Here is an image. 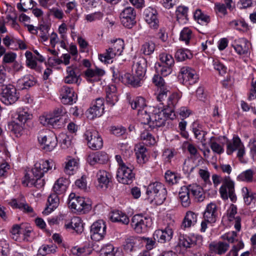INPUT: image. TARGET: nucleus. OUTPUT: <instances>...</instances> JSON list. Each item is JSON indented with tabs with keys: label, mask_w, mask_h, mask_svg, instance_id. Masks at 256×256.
<instances>
[{
	"label": "nucleus",
	"mask_w": 256,
	"mask_h": 256,
	"mask_svg": "<svg viewBox=\"0 0 256 256\" xmlns=\"http://www.w3.org/2000/svg\"><path fill=\"white\" fill-rule=\"evenodd\" d=\"M144 16L146 22L151 28L157 29L159 26L158 12L154 8L149 7L144 10Z\"/></svg>",
	"instance_id": "15"
},
{
	"label": "nucleus",
	"mask_w": 256,
	"mask_h": 256,
	"mask_svg": "<svg viewBox=\"0 0 256 256\" xmlns=\"http://www.w3.org/2000/svg\"><path fill=\"white\" fill-rule=\"evenodd\" d=\"M22 124H18L14 121L8 124V128L16 136H18V135H20V133L23 130Z\"/></svg>",
	"instance_id": "58"
},
{
	"label": "nucleus",
	"mask_w": 256,
	"mask_h": 256,
	"mask_svg": "<svg viewBox=\"0 0 256 256\" xmlns=\"http://www.w3.org/2000/svg\"><path fill=\"white\" fill-rule=\"evenodd\" d=\"M234 47L236 52L240 55L246 54L250 52L249 42L246 40H243Z\"/></svg>",
	"instance_id": "42"
},
{
	"label": "nucleus",
	"mask_w": 256,
	"mask_h": 256,
	"mask_svg": "<svg viewBox=\"0 0 256 256\" xmlns=\"http://www.w3.org/2000/svg\"><path fill=\"white\" fill-rule=\"evenodd\" d=\"M124 46V40L120 38H118L114 40L112 45L110 47L114 49V50L116 52L117 54L120 56L123 52Z\"/></svg>",
	"instance_id": "57"
},
{
	"label": "nucleus",
	"mask_w": 256,
	"mask_h": 256,
	"mask_svg": "<svg viewBox=\"0 0 256 256\" xmlns=\"http://www.w3.org/2000/svg\"><path fill=\"white\" fill-rule=\"evenodd\" d=\"M254 172L252 169L247 170L240 174L238 176V179L240 181H244L246 182H252L253 180V176Z\"/></svg>",
	"instance_id": "52"
},
{
	"label": "nucleus",
	"mask_w": 256,
	"mask_h": 256,
	"mask_svg": "<svg viewBox=\"0 0 256 256\" xmlns=\"http://www.w3.org/2000/svg\"><path fill=\"white\" fill-rule=\"evenodd\" d=\"M19 85L23 86L22 89H27L30 87L34 86L36 84V80L32 76H26L22 80H20L18 82Z\"/></svg>",
	"instance_id": "49"
},
{
	"label": "nucleus",
	"mask_w": 256,
	"mask_h": 256,
	"mask_svg": "<svg viewBox=\"0 0 256 256\" xmlns=\"http://www.w3.org/2000/svg\"><path fill=\"white\" fill-rule=\"evenodd\" d=\"M226 148V152L228 155L236 150H238L237 156L239 158H242L245 154L244 146L238 136H234L232 140L228 141Z\"/></svg>",
	"instance_id": "11"
},
{
	"label": "nucleus",
	"mask_w": 256,
	"mask_h": 256,
	"mask_svg": "<svg viewBox=\"0 0 256 256\" xmlns=\"http://www.w3.org/2000/svg\"><path fill=\"white\" fill-rule=\"evenodd\" d=\"M121 24L126 28H131L136 24V12L131 6L125 8L120 14Z\"/></svg>",
	"instance_id": "7"
},
{
	"label": "nucleus",
	"mask_w": 256,
	"mask_h": 256,
	"mask_svg": "<svg viewBox=\"0 0 256 256\" xmlns=\"http://www.w3.org/2000/svg\"><path fill=\"white\" fill-rule=\"evenodd\" d=\"M160 60L162 63L165 64L166 65L173 66L174 64V60L173 57L166 53H162L160 54Z\"/></svg>",
	"instance_id": "59"
},
{
	"label": "nucleus",
	"mask_w": 256,
	"mask_h": 256,
	"mask_svg": "<svg viewBox=\"0 0 256 256\" xmlns=\"http://www.w3.org/2000/svg\"><path fill=\"white\" fill-rule=\"evenodd\" d=\"M67 228H72L78 234L82 233L84 230L83 224L80 218L74 217L70 222L65 224Z\"/></svg>",
	"instance_id": "34"
},
{
	"label": "nucleus",
	"mask_w": 256,
	"mask_h": 256,
	"mask_svg": "<svg viewBox=\"0 0 256 256\" xmlns=\"http://www.w3.org/2000/svg\"><path fill=\"white\" fill-rule=\"evenodd\" d=\"M188 8L186 6H179L176 12L177 20L180 22L181 19L186 20L188 18Z\"/></svg>",
	"instance_id": "54"
},
{
	"label": "nucleus",
	"mask_w": 256,
	"mask_h": 256,
	"mask_svg": "<svg viewBox=\"0 0 256 256\" xmlns=\"http://www.w3.org/2000/svg\"><path fill=\"white\" fill-rule=\"evenodd\" d=\"M140 139L144 141L146 145L152 146L156 142L154 137L148 130H144L140 134Z\"/></svg>",
	"instance_id": "50"
},
{
	"label": "nucleus",
	"mask_w": 256,
	"mask_h": 256,
	"mask_svg": "<svg viewBox=\"0 0 256 256\" xmlns=\"http://www.w3.org/2000/svg\"><path fill=\"white\" fill-rule=\"evenodd\" d=\"M68 206L78 212L85 214L91 208V204L88 199L84 197L76 196L74 193L70 194Z\"/></svg>",
	"instance_id": "2"
},
{
	"label": "nucleus",
	"mask_w": 256,
	"mask_h": 256,
	"mask_svg": "<svg viewBox=\"0 0 256 256\" xmlns=\"http://www.w3.org/2000/svg\"><path fill=\"white\" fill-rule=\"evenodd\" d=\"M50 126L54 128H59L64 126L63 120L61 118H56L52 114H50Z\"/></svg>",
	"instance_id": "60"
},
{
	"label": "nucleus",
	"mask_w": 256,
	"mask_h": 256,
	"mask_svg": "<svg viewBox=\"0 0 256 256\" xmlns=\"http://www.w3.org/2000/svg\"><path fill=\"white\" fill-rule=\"evenodd\" d=\"M116 249V248H114L112 244H107L100 249V256H108Z\"/></svg>",
	"instance_id": "64"
},
{
	"label": "nucleus",
	"mask_w": 256,
	"mask_h": 256,
	"mask_svg": "<svg viewBox=\"0 0 256 256\" xmlns=\"http://www.w3.org/2000/svg\"><path fill=\"white\" fill-rule=\"evenodd\" d=\"M221 197L224 200L230 198L232 202H234L236 197L234 194V182L229 178L224 180L222 185L220 189Z\"/></svg>",
	"instance_id": "9"
},
{
	"label": "nucleus",
	"mask_w": 256,
	"mask_h": 256,
	"mask_svg": "<svg viewBox=\"0 0 256 256\" xmlns=\"http://www.w3.org/2000/svg\"><path fill=\"white\" fill-rule=\"evenodd\" d=\"M130 103L132 109H138V110L139 109L145 108L147 107L145 100L140 96L136 98Z\"/></svg>",
	"instance_id": "51"
},
{
	"label": "nucleus",
	"mask_w": 256,
	"mask_h": 256,
	"mask_svg": "<svg viewBox=\"0 0 256 256\" xmlns=\"http://www.w3.org/2000/svg\"><path fill=\"white\" fill-rule=\"evenodd\" d=\"M197 222V214L193 212L188 211L182 222V226L184 228H190L195 224Z\"/></svg>",
	"instance_id": "38"
},
{
	"label": "nucleus",
	"mask_w": 256,
	"mask_h": 256,
	"mask_svg": "<svg viewBox=\"0 0 256 256\" xmlns=\"http://www.w3.org/2000/svg\"><path fill=\"white\" fill-rule=\"evenodd\" d=\"M180 73L186 85H192L198 82V76L196 70L189 67H183L180 69Z\"/></svg>",
	"instance_id": "13"
},
{
	"label": "nucleus",
	"mask_w": 256,
	"mask_h": 256,
	"mask_svg": "<svg viewBox=\"0 0 256 256\" xmlns=\"http://www.w3.org/2000/svg\"><path fill=\"white\" fill-rule=\"evenodd\" d=\"M25 56L26 57V66L32 69L40 72V69L37 66L36 59L33 56L32 54L30 51H26Z\"/></svg>",
	"instance_id": "48"
},
{
	"label": "nucleus",
	"mask_w": 256,
	"mask_h": 256,
	"mask_svg": "<svg viewBox=\"0 0 256 256\" xmlns=\"http://www.w3.org/2000/svg\"><path fill=\"white\" fill-rule=\"evenodd\" d=\"M168 94H170V92L166 86H163L159 88V92L156 96L158 101L160 102L161 104L166 106L164 102L166 101L168 97Z\"/></svg>",
	"instance_id": "53"
},
{
	"label": "nucleus",
	"mask_w": 256,
	"mask_h": 256,
	"mask_svg": "<svg viewBox=\"0 0 256 256\" xmlns=\"http://www.w3.org/2000/svg\"><path fill=\"white\" fill-rule=\"evenodd\" d=\"M138 120L144 124H148L150 127V122L152 120V116L150 114L148 108L139 109L138 112Z\"/></svg>",
	"instance_id": "35"
},
{
	"label": "nucleus",
	"mask_w": 256,
	"mask_h": 256,
	"mask_svg": "<svg viewBox=\"0 0 256 256\" xmlns=\"http://www.w3.org/2000/svg\"><path fill=\"white\" fill-rule=\"evenodd\" d=\"M36 3L32 0H20V2L17 4V8L20 11L26 12L28 9H32V4Z\"/></svg>",
	"instance_id": "56"
},
{
	"label": "nucleus",
	"mask_w": 256,
	"mask_h": 256,
	"mask_svg": "<svg viewBox=\"0 0 256 256\" xmlns=\"http://www.w3.org/2000/svg\"><path fill=\"white\" fill-rule=\"evenodd\" d=\"M106 102L110 106H114L118 101L116 94V88L114 85H111L106 88Z\"/></svg>",
	"instance_id": "26"
},
{
	"label": "nucleus",
	"mask_w": 256,
	"mask_h": 256,
	"mask_svg": "<svg viewBox=\"0 0 256 256\" xmlns=\"http://www.w3.org/2000/svg\"><path fill=\"white\" fill-rule=\"evenodd\" d=\"M164 178L166 182L168 184L172 185L178 184L180 179V177L178 174L170 170L166 172Z\"/></svg>",
	"instance_id": "46"
},
{
	"label": "nucleus",
	"mask_w": 256,
	"mask_h": 256,
	"mask_svg": "<svg viewBox=\"0 0 256 256\" xmlns=\"http://www.w3.org/2000/svg\"><path fill=\"white\" fill-rule=\"evenodd\" d=\"M40 144L43 146L42 148L46 151H51L57 145L56 136L52 132L46 133L45 130L40 131L38 137Z\"/></svg>",
	"instance_id": "4"
},
{
	"label": "nucleus",
	"mask_w": 256,
	"mask_h": 256,
	"mask_svg": "<svg viewBox=\"0 0 256 256\" xmlns=\"http://www.w3.org/2000/svg\"><path fill=\"white\" fill-rule=\"evenodd\" d=\"M76 66L74 65L66 68V76L64 78V82L66 84H72L78 82L80 76L76 73Z\"/></svg>",
	"instance_id": "24"
},
{
	"label": "nucleus",
	"mask_w": 256,
	"mask_h": 256,
	"mask_svg": "<svg viewBox=\"0 0 256 256\" xmlns=\"http://www.w3.org/2000/svg\"><path fill=\"white\" fill-rule=\"evenodd\" d=\"M136 156L137 162L140 164H143L148 161V152L147 148L143 145H136L135 148Z\"/></svg>",
	"instance_id": "23"
},
{
	"label": "nucleus",
	"mask_w": 256,
	"mask_h": 256,
	"mask_svg": "<svg viewBox=\"0 0 256 256\" xmlns=\"http://www.w3.org/2000/svg\"><path fill=\"white\" fill-rule=\"evenodd\" d=\"M242 194L244 202L247 205L254 204L256 202V194L250 191L246 187L242 188Z\"/></svg>",
	"instance_id": "40"
},
{
	"label": "nucleus",
	"mask_w": 256,
	"mask_h": 256,
	"mask_svg": "<svg viewBox=\"0 0 256 256\" xmlns=\"http://www.w3.org/2000/svg\"><path fill=\"white\" fill-rule=\"evenodd\" d=\"M195 20H197L198 24L203 26H206L210 22V16L204 14L200 9H197L194 14Z\"/></svg>",
	"instance_id": "44"
},
{
	"label": "nucleus",
	"mask_w": 256,
	"mask_h": 256,
	"mask_svg": "<svg viewBox=\"0 0 256 256\" xmlns=\"http://www.w3.org/2000/svg\"><path fill=\"white\" fill-rule=\"evenodd\" d=\"M61 146L62 148L66 149L68 148L71 145L70 138L65 134H61L59 136Z\"/></svg>",
	"instance_id": "63"
},
{
	"label": "nucleus",
	"mask_w": 256,
	"mask_h": 256,
	"mask_svg": "<svg viewBox=\"0 0 256 256\" xmlns=\"http://www.w3.org/2000/svg\"><path fill=\"white\" fill-rule=\"evenodd\" d=\"M147 60L144 57L139 58L133 66L134 74H138L140 78H144L146 72Z\"/></svg>",
	"instance_id": "22"
},
{
	"label": "nucleus",
	"mask_w": 256,
	"mask_h": 256,
	"mask_svg": "<svg viewBox=\"0 0 256 256\" xmlns=\"http://www.w3.org/2000/svg\"><path fill=\"white\" fill-rule=\"evenodd\" d=\"M192 58V53L187 48H179L175 54V58L178 62H183L188 59H191Z\"/></svg>",
	"instance_id": "37"
},
{
	"label": "nucleus",
	"mask_w": 256,
	"mask_h": 256,
	"mask_svg": "<svg viewBox=\"0 0 256 256\" xmlns=\"http://www.w3.org/2000/svg\"><path fill=\"white\" fill-rule=\"evenodd\" d=\"M192 132L195 138L199 140H202L206 134L205 132L203 131L200 124L197 122H194L191 126Z\"/></svg>",
	"instance_id": "47"
},
{
	"label": "nucleus",
	"mask_w": 256,
	"mask_h": 256,
	"mask_svg": "<svg viewBox=\"0 0 256 256\" xmlns=\"http://www.w3.org/2000/svg\"><path fill=\"white\" fill-rule=\"evenodd\" d=\"M18 98L16 90L14 86L6 85L2 89L0 100L6 105L14 104Z\"/></svg>",
	"instance_id": "8"
},
{
	"label": "nucleus",
	"mask_w": 256,
	"mask_h": 256,
	"mask_svg": "<svg viewBox=\"0 0 256 256\" xmlns=\"http://www.w3.org/2000/svg\"><path fill=\"white\" fill-rule=\"evenodd\" d=\"M143 78H140L136 74L132 75L126 74L122 76V82L126 84H130L133 87L140 86L142 84Z\"/></svg>",
	"instance_id": "21"
},
{
	"label": "nucleus",
	"mask_w": 256,
	"mask_h": 256,
	"mask_svg": "<svg viewBox=\"0 0 256 256\" xmlns=\"http://www.w3.org/2000/svg\"><path fill=\"white\" fill-rule=\"evenodd\" d=\"M156 49V44L152 40L145 42L142 46L141 52L145 56H150Z\"/></svg>",
	"instance_id": "43"
},
{
	"label": "nucleus",
	"mask_w": 256,
	"mask_h": 256,
	"mask_svg": "<svg viewBox=\"0 0 256 256\" xmlns=\"http://www.w3.org/2000/svg\"><path fill=\"white\" fill-rule=\"evenodd\" d=\"M110 218L113 222H118L124 224H128L129 222L128 216L119 210L112 212L110 214Z\"/></svg>",
	"instance_id": "32"
},
{
	"label": "nucleus",
	"mask_w": 256,
	"mask_h": 256,
	"mask_svg": "<svg viewBox=\"0 0 256 256\" xmlns=\"http://www.w3.org/2000/svg\"><path fill=\"white\" fill-rule=\"evenodd\" d=\"M218 216V207L214 202L208 204L204 213V218L209 222H215Z\"/></svg>",
	"instance_id": "18"
},
{
	"label": "nucleus",
	"mask_w": 256,
	"mask_h": 256,
	"mask_svg": "<svg viewBox=\"0 0 256 256\" xmlns=\"http://www.w3.org/2000/svg\"><path fill=\"white\" fill-rule=\"evenodd\" d=\"M60 96L62 102L64 104H72L77 100V96L73 88L66 86H64L61 88Z\"/></svg>",
	"instance_id": "14"
},
{
	"label": "nucleus",
	"mask_w": 256,
	"mask_h": 256,
	"mask_svg": "<svg viewBox=\"0 0 256 256\" xmlns=\"http://www.w3.org/2000/svg\"><path fill=\"white\" fill-rule=\"evenodd\" d=\"M139 240L134 236H130L126 239L124 246V250L128 252H132L136 250Z\"/></svg>",
	"instance_id": "39"
},
{
	"label": "nucleus",
	"mask_w": 256,
	"mask_h": 256,
	"mask_svg": "<svg viewBox=\"0 0 256 256\" xmlns=\"http://www.w3.org/2000/svg\"><path fill=\"white\" fill-rule=\"evenodd\" d=\"M190 190L189 186H183L178 192V196L181 204L184 207L187 208L190 204Z\"/></svg>",
	"instance_id": "27"
},
{
	"label": "nucleus",
	"mask_w": 256,
	"mask_h": 256,
	"mask_svg": "<svg viewBox=\"0 0 256 256\" xmlns=\"http://www.w3.org/2000/svg\"><path fill=\"white\" fill-rule=\"evenodd\" d=\"M68 184V180L60 178L55 182L53 186L54 192L57 194H62L66 191Z\"/></svg>",
	"instance_id": "31"
},
{
	"label": "nucleus",
	"mask_w": 256,
	"mask_h": 256,
	"mask_svg": "<svg viewBox=\"0 0 256 256\" xmlns=\"http://www.w3.org/2000/svg\"><path fill=\"white\" fill-rule=\"evenodd\" d=\"M133 168L130 164L122 165L117 170L116 177L119 182L129 184L135 178V174L132 172Z\"/></svg>",
	"instance_id": "6"
},
{
	"label": "nucleus",
	"mask_w": 256,
	"mask_h": 256,
	"mask_svg": "<svg viewBox=\"0 0 256 256\" xmlns=\"http://www.w3.org/2000/svg\"><path fill=\"white\" fill-rule=\"evenodd\" d=\"M33 175L35 179L34 178H31L29 174H26L22 180V184L26 186H34L38 188L44 186L45 182L44 180L40 178L42 177L37 176L36 174Z\"/></svg>",
	"instance_id": "19"
},
{
	"label": "nucleus",
	"mask_w": 256,
	"mask_h": 256,
	"mask_svg": "<svg viewBox=\"0 0 256 256\" xmlns=\"http://www.w3.org/2000/svg\"><path fill=\"white\" fill-rule=\"evenodd\" d=\"M152 224V220L150 217L144 216L141 214L134 216L131 222L132 227L138 234L146 232Z\"/></svg>",
	"instance_id": "3"
},
{
	"label": "nucleus",
	"mask_w": 256,
	"mask_h": 256,
	"mask_svg": "<svg viewBox=\"0 0 256 256\" xmlns=\"http://www.w3.org/2000/svg\"><path fill=\"white\" fill-rule=\"evenodd\" d=\"M192 37V31L188 28H184L180 34V40L188 44Z\"/></svg>",
	"instance_id": "61"
},
{
	"label": "nucleus",
	"mask_w": 256,
	"mask_h": 256,
	"mask_svg": "<svg viewBox=\"0 0 256 256\" xmlns=\"http://www.w3.org/2000/svg\"><path fill=\"white\" fill-rule=\"evenodd\" d=\"M172 236L173 231L172 228L170 226H167L164 230H156L153 234V237L155 240L164 244L170 240Z\"/></svg>",
	"instance_id": "16"
},
{
	"label": "nucleus",
	"mask_w": 256,
	"mask_h": 256,
	"mask_svg": "<svg viewBox=\"0 0 256 256\" xmlns=\"http://www.w3.org/2000/svg\"><path fill=\"white\" fill-rule=\"evenodd\" d=\"M169 96L166 100V106L167 108H164L170 112L172 114V115L174 114V108L177 103L178 102L180 97L178 94L172 93V94H168Z\"/></svg>",
	"instance_id": "28"
},
{
	"label": "nucleus",
	"mask_w": 256,
	"mask_h": 256,
	"mask_svg": "<svg viewBox=\"0 0 256 256\" xmlns=\"http://www.w3.org/2000/svg\"><path fill=\"white\" fill-rule=\"evenodd\" d=\"M78 168V162L74 158L68 156L65 162V166L64 171L68 175L70 176L74 174Z\"/></svg>",
	"instance_id": "30"
},
{
	"label": "nucleus",
	"mask_w": 256,
	"mask_h": 256,
	"mask_svg": "<svg viewBox=\"0 0 256 256\" xmlns=\"http://www.w3.org/2000/svg\"><path fill=\"white\" fill-rule=\"evenodd\" d=\"M108 157L106 153L102 152H96L93 155L89 156L88 160L91 165L96 163L103 164L107 161Z\"/></svg>",
	"instance_id": "36"
},
{
	"label": "nucleus",
	"mask_w": 256,
	"mask_h": 256,
	"mask_svg": "<svg viewBox=\"0 0 256 256\" xmlns=\"http://www.w3.org/2000/svg\"><path fill=\"white\" fill-rule=\"evenodd\" d=\"M230 248L229 244L224 242H213L210 244L209 248L212 253L219 255L225 254Z\"/></svg>",
	"instance_id": "20"
},
{
	"label": "nucleus",
	"mask_w": 256,
	"mask_h": 256,
	"mask_svg": "<svg viewBox=\"0 0 256 256\" xmlns=\"http://www.w3.org/2000/svg\"><path fill=\"white\" fill-rule=\"evenodd\" d=\"M188 186L190 194L194 197L196 201L202 202L205 198V196L202 188L196 184H190Z\"/></svg>",
	"instance_id": "29"
},
{
	"label": "nucleus",
	"mask_w": 256,
	"mask_h": 256,
	"mask_svg": "<svg viewBox=\"0 0 256 256\" xmlns=\"http://www.w3.org/2000/svg\"><path fill=\"white\" fill-rule=\"evenodd\" d=\"M96 180L98 184V186L101 188L106 189L110 182L112 176L111 174L105 170H98L96 174Z\"/></svg>",
	"instance_id": "17"
},
{
	"label": "nucleus",
	"mask_w": 256,
	"mask_h": 256,
	"mask_svg": "<svg viewBox=\"0 0 256 256\" xmlns=\"http://www.w3.org/2000/svg\"><path fill=\"white\" fill-rule=\"evenodd\" d=\"M53 166L55 169V164L52 160H41L35 164L34 167L32 170V173L37 176L42 177L45 172L52 170Z\"/></svg>",
	"instance_id": "12"
},
{
	"label": "nucleus",
	"mask_w": 256,
	"mask_h": 256,
	"mask_svg": "<svg viewBox=\"0 0 256 256\" xmlns=\"http://www.w3.org/2000/svg\"><path fill=\"white\" fill-rule=\"evenodd\" d=\"M106 226L105 222L102 220H98L91 226L90 237L95 241L102 240L106 234Z\"/></svg>",
	"instance_id": "10"
},
{
	"label": "nucleus",
	"mask_w": 256,
	"mask_h": 256,
	"mask_svg": "<svg viewBox=\"0 0 256 256\" xmlns=\"http://www.w3.org/2000/svg\"><path fill=\"white\" fill-rule=\"evenodd\" d=\"M71 251L72 254L78 256H86L91 252L88 248H78L77 246L72 248Z\"/></svg>",
	"instance_id": "62"
},
{
	"label": "nucleus",
	"mask_w": 256,
	"mask_h": 256,
	"mask_svg": "<svg viewBox=\"0 0 256 256\" xmlns=\"http://www.w3.org/2000/svg\"><path fill=\"white\" fill-rule=\"evenodd\" d=\"M60 200L58 194L56 193L50 195L48 198L47 206L43 212V214H48L56 209L59 204Z\"/></svg>",
	"instance_id": "25"
},
{
	"label": "nucleus",
	"mask_w": 256,
	"mask_h": 256,
	"mask_svg": "<svg viewBox=\"0 0 256 256\" xmlns=\"http://www.w3.org/2000/svg\"><path fill=\"white\" fill-rule=\"evenodd\" d=\"M175 114H170L167 110L164 109L160 111L156 110L152 116V120L150 122V128H154L163 126L165 124L166 121L168 118L173 119Z\"/></svg>",
	"instance_id": "5"
},
{
	"label": "nucleus",
	"mask_w": 256,
	"mask_h": 256,
	"mask_svg": "<svg viewBox=\"0 0 256 256\" xmlns=\"http://www.w3.org/2000/svg\"><path fill=\"white\" fill-rule=\"evenodd\" d=\"M146 194L147 198L151 202L160 205L165 200L167 191L165 186L160 182L150 184L147 187Z\"/></svg>",
	"instance_id": "1"
},
{
	"label": "nucleus",
	"mask_w": 256,
	"mask_h": 256,
	"mask_svg": "<svg viewBox=\"0 0 256 256\" xmlns=\"http://www.w3.org/2000/svg\"><path fill=\"white\" fill-rule=\"evenodd\" d=\"M10 205L14 208H18L23 212L30 213L33 212L32 208L29 206L28 204L24 202H20L17 200H12L10 202Z\"/></svg>",
	"instance_id": "41"
},
{
	"label": "nucleus",
	"mask_w": 256,
	"mask_h": 256,
	"mask_svg": "<svg viewBox=\"0 0 256 256\" xmlns=\"http://www.w3.org/2000/svg\"><path fill=\"white\" fill-rule=\"evenodd\" d=\"M88 134H90V133H88ZM93 134V139L88 142L89 148L94 150L101 148L103 145V141L102 138L100 136L98 132H94ZM91 136L92 135H90L88 136Z\"/></svg>",
	"instance_id": "33"
},
{
	"label": "nucleus",
	"mask_w": 256,
	"mask_h": 256,
	"mask_svg": "<svg viewBox=\"0 0 256 256\" xmlns=\"http://www.w3.org/2000/svg\"><path fill=\"white\" fill-rule=\"evenodd\" d=\"M120 56L117 54V53L114 49L111 47L106 50V52L104 54H100L99 55L100 60L105 63H109V60L114 58L116 56Z\"/></svg>",
	"instance_id": "45"
},
{
	"label": "nucleus",
	"mask_w": 256,
	"mask_h": 256,
	"mask_svg": "<svg viewBox=\"0 0 256 256\" xmlns=\"http://www.w3.org/2000/svg\"><path fill=\"white\" fill-rule=\"evenodd\" d=\"M172 66L167 65L162 66L158 64V65L156 64L155 68L158 73H160L163 76H166L172 72Z\"/></svg>",
	"instance_id": "55"
}]
</instances>
